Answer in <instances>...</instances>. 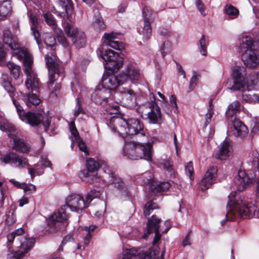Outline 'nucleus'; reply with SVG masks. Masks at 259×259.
I'll list each match as a JSON object with an SVG mask.
<instances>
[{"label": "nucleus", "instance_id": "nucleus-1", "mask_svg": "<svg viewBox=\"0 0 259 259\" xmlns=\"http://www.w3.org/2000/svg\"><path fill=\"white\" fill-rule=\"evenodd\" d=\"M3 39L13 51V55L19 60H23L25 72L27 79L25 84L27 89L32 92H38L39 90V81L36 75L32 70L33 59L31 55L27 49L21 48L16 39L13 36L11 31L6 28L3 30Z\"/></svg>", "mask_w": 259, "mask_h": 259}, {"label": "nucleus", "instance_id": "nucleus-2", "mask_svg": "<svg viewBox=\"0 0 259 259\" xmlns=\"http://www.w3.org/2000/svg\"><path fill=\"white\" fill-rule=\"evenodd\" d=\"M2 85L9 93L10 97L12 98L13 103L21 120L27 122L33 126H37L39 124L42 123L44 131L47 132L50 125L51 117L45 113L40 114L31 112H28L25 113L22 106L14 99L15 89L8 80V76L7 75H4L2 77Z\"/></svg>", "mask_w": 259, "mask_h": 259}, {"label": "nucleus", "instance_id": "nucleus-3", "mask_svg": "<svg viewBox=\"0 0 259 259\" xmlns=\"http://www.w3.org/2000/svg\"><path fill=\"white\" fill-rule=\"evenodd\" d=\"M236 195V193L233 192L228 196L227 212L226 220L221 222L222 225L225 224L226 221L234 220L237 215L244 219L252 217L259 218V207L256 206L252 202L243 204L242 201L238 199Z\"/></svg>", "mask_w": 259, "mask_h": 259}, {"label": "nucleus", "instance_id": "nucleus-4", "mask_svg": "<svg viewBox=\"0 0 259 259\" xmlns=\"http://www.w3.org/2000/svg\"><path fill=\"white\" fill-rule=\"evenodd\" d=\"M161 220L157 218L155 215H152L151 218H148L147 224V231L143 235V238L146 239L148 235L152 232L155 233L153 241L154 247L155 248L149 252L142 253L138 252L135 249H130L122 259H157L159 258V252L156 248V244L160 240L161 234L159 231V224Z\"/></svg>", "mask_w": 259, "mask_h": 259}, {"label": "nucleus", "instance_id": "nucleus-5", "mask_svg": "<svg viewBox=\"0 0 259 259\" xmlns=\"http://www.w3.org/2000/svg\"><path fill=\"white\" fill-rule=\"evenodd\" d=\"M111 128L113 132H117L123 138L128 135H139L145 137L146 129L143 123L138 118H130L127 119L112 117L110 119Z\"/></svg>", "mask_w": 259, "mask_h": 259}, {"label": "nucleus", "instance_id": "nucleus-6", "mask_svg": "<svg viewBox=\"0 0 259 259\" xmlns=\"http://www.w3.org/2000/svg\"><path fill=\"white\" fill-rule=\"evenodd\" d=\"M86 165L88 170H83L80 174V177L82 178L81 175H83V177H89L90 176L89 172H94L97 170L100 166H104L105 168H107L108 172H106V170H105V174L102 176L103 181L108 183V185H113L115 188L120 191L123 196H128V192L123 181L120 178L116 177L114 174L109 169L108 167L104 162L103 163H99L93 158H89L87 160Z\"/></svg>", "mask_w": 259, "mask_h": 259}, {"label": "nucleus", "instance_id": "nucleus-7", "mask_svg": "<svg viewBox=\"0 0 259 259\" xmlns=\"http://www.w3.org/2000/svg\"><path fill=\"white\" fill-rule=\"evenodd\" d=\"M255 44L249 36H243L240 39L241 59L249 68L255 67L259 64V51L255 49Z\"/></svg>", "mask_w": 259, "mask_h": 259}, {"label": "nucleus", "instance_id": "nucleus-8", "mask_svg": "<svg viewBox=\"0 0 259 259\" xmlns=\"http://www.w3.org/2000/svg\"><path fill=\"white\" fill-rule=\"evenodd\" d=\"M123 153L125 156L132 160L144 159L147 161H151L152 145L150 143L144 145L134 141L127 142L125 140Z\"/></svg>", "mask_w": 259, "mask_h": 259}, {"label": "nucleus", "instance_id": "nucleus-9", "mask_svg": "<svg viewBox=\"0 0 259 259\" xmlns=\"http://www.w3.org/2000/svg\"><path fill=\"white\" fill-rule=\"evenodd\" d=\"M0 130L9 133L8 136L12 138L14 143V145L12 147L13 149L22 153H26L29 151V146L17 135L15 126L1 116Z\"/></svg>", "mask_w": 259, "mask_h": 259}, {"label": "nucleus", "instance_id": "nucleus-10", "mask_svg": "<svg viewBox=\"0 0 259 259\" xmlns=\"http://www.w3.org/2000/svg\"><path fill=\"white\" fill-rule=\"evenodd\" d=\"M240 109V103L238 101H235L229 105L226 114L227 117H231V120L232 122L233 132L234 136L242 138L245 136L248 133L246 126L236 117L234 118L233 120L232 119L236 112L239 111Z\"/></svg>", "mask_w": 259, "mask_h": 259}, {"label": "nucleus", "instance_id": "nucleus-11", "mask_svg": "<svg viewBox=\"0 0 259 259\" xmlns=\"http://www.w3.org/2000/svg\"><path fill=\"white\" fill-rule=\"evenodd\" d=\"M101 56L106 62L105 68L111 73L117 72L122 66L123 58L112 50H106L102 52Z\"/></svg>", "mask_w": 259, "mask_h": 259}, {"label": "nucleus", "instance_id": "nucleus-12", "mask_svg": "<svg viewBox=\"0 0 259 259\" xmlns=\"http://www.w3.org/2000/svg\"><path fill=\"white\" fill-rule=\"evenodd\" d=\"M48 225L56 230L64 231L69 224L68 216L65 212V206L57 212L52 214L48 219Z\"/></svg>", "mask_w": 259, "mask_h": 259}, {"label": "nucleus", "instance_id": "nucleus-13", "mask_svg": "<svg viewBox=\"0 0 259 259\" xmlns=\"http://www.w3.org/2000/svg\"><path fill=\"white\" fill-rule=\"evenodd\" d=\"M64 31L73 44L76 48H82L85 45L84 33L77 28L73 27L68 23H64Z\"/></svg>", "mask_w": 259, "mask_h": 259}, {"label": "nucleus", "instance_id": "nucleus-14", "mask_svg": "<svg viewBox=\"0 0 259 259\" xmlns=\"http://www.w3.org/2000/svg\"><path fill=\"white\" fill-rule=\"evenodd\" d=\"M66 206L72 211L79 212L89 206L88 204L83 197L77 194H72L69 195L66 199Z\"/></svg>", "mask_w": 259, "mask_h": 259}, {"label": "nucleus", "instance_id": "nucleus-15", "mask_svg": "<svg viewBox=\"0 0 259 259\" xmlns=\"http://www.w3.org/2000/svg\"><path fill=\"white\" fill-rule=\"evenodd\" d=\"M46 65L48 68L49 75V84H53L59 76L58 64L56 56L53 52L48 53L45 56Z\"/></svg>", "mask_w": 259, "mask_h": 259}, {"label": "nucleus", "instance_id": "nucleus-16", "mask_svg": "<svg viewBox=\"0 0 259 259\" xmlns=\"http://www.w3.org/2000/svg\"><path fill=\"white\" fill-rule=\"evenodd\" d=\"M234 84L230 88L235 91L245 88V78L246 77V68L242 66H235L233 70Z\"/></svg>", "mask_w": 259, "mask_h": 259}, {"label": "nucleus", "instance_id": "nucleus-17", "mask_svg": "<svg viewBox=\"0 0 259 259\" xmlns=\"http://www.w3.org/2000/svg\"><path fill=\"white\" fill-rule=\"evenodd\" d=\"M139 69L134 64H129L124 70L119 73V79L123 83L128 80L135 82L141 78Z\"/></svg>", "mask_w": 259, "mask_h": 259}, {"label": "nucleus", "instance_id": "nucleus-18", "mask_svg": "<svg viewBox=\"0 0 259 259\" xmlns=\"http://www.w3.org/2000/svg\"><path fill=\"white\" fill-rule=\"evenodd\" d=\"M143 178H144L143 183L149 184V189L153 193L165 191L169 188L170 184L168 182L155 183L152 179V176L150 175V173L149 172H146L144 175Z\"/></svg>", "mask_w": 259, "mask_h": 259}, {"label": "nucleus", "instance_id": "nucleus-19", "mask_svg": "<svg viewBox=\"0 0 259 259\" xmlns=\"http://www.w3.org/2000/svg\"><path fill=\"white\" fill-rule=\"evenodd\" d=\"M253 174H247L243 170H239L236 178L235 183L239 191H243L250 186L254 180Z\"/></svg>", "mask_w": 259, "mask_h": 259}, {"label": "nucleus", "instance_id": "nucleus-20", "mask_svg": "<svg viewBox=\"0 0 259 259\" xmlns=\"http://www.w3.org/2000/svg\"><path fill=\"white\" fill-rule=\"evenodd\" d=\"M218 169L215 166L209 167L200 182L202 190L208 189L215 181Z\"/></svg>", "mask_w": 259, "mask_h": 259}, {"label": "nucleus", "instance_id": "nucleus-21", "mask_svg": "<svg viewBox=\"0 0 259 259\" xmlns=\"http://www.w3.org/2000/svg\"><path fill=\"white\" fill-rule=\"evenodd\" d=\"M120 93L121 96L120 102L125 106L128 108H133L136 106L137 104L136 96L134 91L127 88H120Z\"/></svg>", "mask_w": 259, "mask_h": 259}, {"label": "nucleus", "instance_id": "nucleus-22", "mask_svg": "<svg viewBox=\"0 0 259 259\" xmlns=\"http://www.w3.org/2000/svg\"><path fill=\"white\" fill-rule=\"evenodd\" d=\"M123 83V82L119 79V74L117 75L110 74L103 77L102 89H105L110 92L111 90H115L119 85Z\"/></svg>", "mask_w": 259, "mask_h": 259}, {"label": "nucleus", "instance_id": "nucleus-23", "mask_svg": "<svg viewBox=\"0 0 259 259\" xmlns=\"http://www.w3.org/2000/svg\"><path fill=\"white\" fill-rule=\"evenodd\" d=\"M110 95V92L105 89H100L99 87L92 95V99L95 104L105 105L107 103L108 97Z\"/></svg>", "mask_w": 259, "mask_h": 259}, {"label": "nucleus", "instance_id": "nucleus-24", "mask_svg": "<svg viewBox=\"0 0 259 259\" xmlns=\"http://www.w3.org/2000/svg\"><path fill=\"white\" fill-rule=\"evenodd\" d=\"M233 148L228 139L224 140L221 144L220 149L217 154V157L224 160L229 157L232 153Z\"/></svg>", "mask_w": 259, "mask_h": 259}, {"label": "nucleus", "instance_id": "nucleus-25", "mask_svg": "<svg viewBox=\"0 0 259 259\" xmlns=\"http://www.w3.org/2000/svg\"><path fill=\"white\" fill-rule=\"evenodd\" d=\"M145 118L148 119L150 123L160 124L162 123L161 113L160 108L156 104L153 107H152L150 113L149 114H147Z\"/></svg>", "mask_w": 259, "mask_h": 259}, {"label": "nucleus", "instance_id": "nucleus-26", "mask_svg": "<svg viewBox=\"0 0 259 259\" xmlns=\"http://www.w3.org/2000/svg\"><path fill=\"white\" fill-rule=\"evenodd\" d=\"M245 88L247 91L257 90L259 89V76L254 72L247 76L245 78Z\"/></svg>", "mask_w": 259, "mask_h": 259}, {"label": "nucleus", "instance_id": "nucleus-27", "mask_svg": "<svg viewBox=\"0 0 259 259\" xmlns=\"http://www.w3.org/2000/svg\"><path fill=\"white\" fill-rule=\"evenodd\" d=\"M150 97L151 99V103L146 102L145 104L139 105L137 109V112L141 114V117L143 118H145L147 114H149L152 107H153L156 104L155 98L153 94H150Z\"/></svg>", "mask_w": 259, "mask_h": 259}, {"label": "nucleus", "instance_id": "nucleus-28", "mask_svg": "<svg viewBox=\"0 0 259 259\" xmlns=\"http://www.w3.org/2000/svg\"><path fill=\"white\" fill-rule=\"evenodd\" d=\"M18 240L19 241L18 246L24 251V254L29 251L33 247L35 243V239L33 238L28 239L24 236H21L18 237Z\"/></svg>", "mask_w": 259, "mask_h": 259}, {"label": "nucleus", "instance_id": "nucleus-29", "mask_svg": "<svg viewBox=\"0 0 259 259\" xmlns=\"http://www.w3.org/2000/svg\"><path fill=\"white\" fill-rule=\"evenodd\" d=\"M103 37L105 39L104 41L105 45L115 50H120L121 47L120 44L118 41H115L113 40L116 37L115 35L113 32L105 33Z\"/></svg>", "mask_w": 259, "mask_h": 259}, {"label": "nucleus", "instance_id": "nucleus-30", "mask_svg": "<svg viewBox=\"0 0 259 259\" xmlns=\"http://www.w3.org/2000/svg\"><path fill=\"white\" fill-rule=\"evenodd\" d=\"M92 26L97 31H103L105 29L106 25L103 19L98 12L95 14L93 18Z\"/></svg>", "mask_w": 259, "mask_h": 259}, {"label": "nucleus", "instance_id": "nucleus-31", "mask_svg": "<svg viewBox=\"0 0 259 259\" xmlns=\"http://www.w3.org/2000/svg\"><path fill=\"white\" fill-rule=\"evenodd\" d=\"M12 7L9 1L0 3V20H4L10 14Z\"/></svg>", "mask_w": 259, "mask_h": 259}, {"label": "nucleus", "instance_id": "nucleus-32", "mask_svg": "<svg viewBox=\"0 0 259 259\" xmlns=\"http://www.w3.org/2000/svg\"><path fill=\"white\" fill-rule=\"evenodd\" d=\"M224 12L230 19L236 18L239 14V10L232 5H227L224 7Z\"/></svg>", "mask_w": 259, "mask_h": 259}, {"label": "nucleus", "instance_id": "nucleus-33", "mask_svg": "<svg viewBox=\"0 0 259 259\" xmlns=\"http://www.w3.org/2000/svg\"><path fill=\"white\" fill-rule=\"evenodd\" d=\"M22 94L26 100L27 105L29 107L31 106V105H37L40 102V99L37 97L35 93Z\"/></svg>", "mask_w": 259, "mask_h": 259}, {"label": "nucleus", "instance_id": "nucleus-34", "mask_svg": "<svg viewBox=\"0 0 259 259\" xmlns=\"http://www.w3.org/2000/svg\"><path fill=\"white\" fill-rule=\"evenodd\" d=\"M30 22L31 23V29L35 39L37 41L39 37L38 30V20L35 16L30 15Z\"/></svg>", "mask_w": 259, "mask_h": 259}, {"label": "nucleus", "instance_id": "nucleus-35", "mask_svg": "<svg viewBox=\"0 0 259 259\" xmlns=\"http://www.w3.org/2000/svg\"><path fill=\"white\" fill-rule=\"evenodd\" d=\"M243 89L244 91H243L241 95L243 101L250 104L257 103L259 94H253L251 95L246 92L245 88Z\"/></svg>", "mask_w": 259, "mask_h": 259}, {"label": "nucleus", "instance_id": "nucleus-36", "mask_svg": "<svg viewBox=\"0 0 259 259\" xmlns=\"http://www.w3.org/2000/svg\"><path fill=\"white\" fill-rule=\"evenodd\" d=\"M158 208V206L156 203L154 202L153 201H148L145 205L144 208V214L145 217H147L152 212L153 210Z\"/></svg>", "mask_w": 259, "mask_h": 259}, {"label": "nucleus", "instance_id": "nucleus-37", "mask_svg": "<svg viewBox=\"0 0 259 259\" xmlns=\"http://www.w3.org/2000/svg\"><path fill=\"white\" fill-rule=\"evenodd\" d=\"M7 67L10 70L14 78L16 79L19 78L20 75V67L19 66L15 64L13 62H9L7 64Z\"/></svg>", "mask_w": 259, "mask_h": 259}, {"label": "nucleus", "instance_id": "nucleus-38", "mask_svg": "<svg viewBox=\"0 0 259 259\" xmlns=\"http://www.w3.org/2000/svg\"><path fill=\"white\" fill-rule=\"evenodd\" d=\"M151 22H144V26L142 31L143 38L144 40H147L150 37L152 33L151 26Z\"/></svg>", "mask_w": 259, "mask_h": 259}, {"label": "nucleus", "instance_id": "nucleus-39", "mask_svg": "<svg viewBox=\"0 0 259 259\" xmlns=\"http://www.w3.org/2000/svg\"><path fill=\"white\" fill-rule=\"evenodd\" d=\"M15 211L13 208L8 210L6 213V223L8 226H11L14 224L16 221Z\"/></svg>", "mask_w": 259, "mask_h": 259}, {"label": "nucleus", "instance_id": "nucleus-40", "mask_svg": "<svg viewBox=\"0 0 259 259\" xmlns=\"http://www.w3.org/2000/svg\"><path fill=\"white\" fill-rule=\"evenodd\" d=\"M44 18L46 23L50 26L52 27L54 30L55 32H57L59 28H57L56 20L53 15L50 13H46L44 15Z\"/></svg>", "mask_w": 259, "mask_h": 259}, {"label": "nucleus", "instance_id": "nucleus-41", "mask_svg": "<svg viewBox=\"0 0 259 259\" xmlns=\"http://www.w3.org/2000/svg\"><path fill=\"white\" fill-rule=\"evenodd\" d=\"M199 51L201 54L203 56L207 55V47L208 45V42L207 39L204 35L201 36V38L199 40Z\"/></svg>", "mask_w": 259, "mask_h": 259}, {"label": "nucleus", "instance_id": "nucleus-42", "mask_svg": "<svg viewBox=\"0 0 259 259\" xmlns=\"http://www.w3.org/2000/svg\"><path fill=\"white\" fill-rule=\"evenodd\" d=\"M162 165L165 169L170 178L175 177V170L173 168V164L169 160H164L162 162Z\"/></svg>", "mask_w": 259, "mask_h": 259}, {"label": "nucleus", "instance_id": "nucleus-43", "mask_svg": "<svg viewBox=\"0 0 259 259\" xmlns=\"http://www.w3.org/2000/svg\"><path fill=\"white\" fill-rule=\"evenodd\" d=\"M144 22H151L153 21L151 9L148 7H145L142 10Z\"/></svg>", "mask_w": 259, "mask_h": 259}, {"label": "nucleus", "instance_id": "nucleus-44", "mask_svg": "<svg viewBox=\"0 0 259 259\" xmlns=\"http://www.w3.org/2000/svg\"><path fill=\"white\" fill-rule=\"evenodd\" d=\"M212 101L211 100L209 102V108L208 110L207 113L205 115V121L204 122V125L203 130H206L207 125L209 123L211 120V118L213 115V111L212 107Z\"/></svg>", "mask_w": 259, "mask_h": 259}, {"label": "nucleus", "instance_id": "nucleus-45", "mask_svg": "<svg viewBox=\"0 0 259 259\" xmlns=\"http://www.w3.org/2000/svg\"><path fill=\"white\" fill-rule=\"evenodd\" d=\"M16 153L11 152L6 154L3 157L0 158V161L5 164L13 163H14L15 159H16Z\"/></svg>", "mask_w": 259, "mask_h": 259}, {"label": "nucleus", "instance_id": "nucleus-46", "mask_svg": "<svg viewBox=\"0 0 259 259\" xmlns=\"http://www.w3.org/2000/svg\"><path fill=\"white\" fill-rule=\"evenodd\" d=\"M161 55L164 57L171 51V44L169 41H165L160 47Z\"/></svg>", "mask_w": 259, "mask_h": 259}, {"label": "nucleus", "instance_id": "nucleus-47", "mask_svg": "<svg viewBox=\"0 0 259 259\" xmlns=\"http://www.w3.org/2000/svg\"><path fill=\"white\" fill-rule=\"evenodd\" d=\"M101 194V192L99 191L96 190H92L88 193L85 199L88 205H89L93 199L100 197Z\"/></svg>", "mask_w": 259, "mask_h": 259}, {"label": "nucleus", "instance_id": "nucleus-48", "mask_svg": "<svg viewBox=\"0 0 259 259\" xmlns=\"http://www.w3.org/2000/svg\"><path fill=\"white\" fill-rule=\"evenodd\" d=\"M14 164H16L17 167H24L26 165H28L27 159L23 156H19L16 154Z\"/></svg>", "mask_w": 259, "mask_h": 259}, {"label": "nucleus", "instance_id": "nucleus-49", "mask_svg": "<svg viewBox=\"0 0 259 259\" xmlns=\"http://www.w3.org/2000/svg\"><path fill=\"white\" fill-rule=\"evenodd\" d=\"M56 33L57 34V39L58 41L64 47H67L69 46V43L65 37L63 35L62 31L59 28L58 30Z\"/></svg>", "mask_w": 259, "mask_h": 259}, {"label": "nucleus", "instance_id": "nucleus-50", "mask_svg": "<svg viewBox=\"0 0 259 259\" xmlns=\"http://www.w3.org/2000/svg\"><path fill=\"white\" fill-rule=\"evenodd\" d=\"M198 79V75L197 74V73L196 72L194 71L193 76H192V77L190 79L189 87V90L188 91V92H191L194 90V88L195 87V86L197 84Z\"/></svg>", "mask_w": 259, "mask_h": 259}, {"label": "nucleus", "instance_id": "nucleus-51", "mask_svg": "<svg viewBox=\"0 0 259 259\" xmlns=\"http://www.w3.org/2000/svg\"><path fill=\"white\" fill-rule=\"evenodd\" d=\"M21 189H23L24 191L27 194H30L35 191V186L31 184L23 183Z\"/></svg>", "mask_w": 259, "mask_h": 259}, {"label": "nucleus", "instance_id": "nucleus-52", "mask_svg": "<svg viewBox=\"0 0 259 259\" xmlns=\"http://www.w3.org/2000/svg\"><path fill=\"white\" fill-rule=\"evenodd\" d=\"M24 254L23 252L10 251L7 255V259H21Z\"/></svg>", "mask_w": 259, "mask_h": 259}, {"label": "nucleus", "instance_id": "nucleus-53", "mask_svg": "<svg viewBox=\"0 0 259 259\" xmlns=\"http://www.w3.org/2000/svg\"><path fill=\"white\" fill-rule=\"evenodd\" d=\"M185 171L187 174H189V176L191 181H193L194 180V170L192 163L191 162H189L186 166Z\"/></svg>", "mask_w": 259, "mask_h": 259}, {"label": "nucleus", "instance_id": "nucleus-54", "mask_svg": "<svg viewBox=\"0 0 259 259\" xmlns=\"http://www.w3.org/2000/svg\"><path fill=\"white\" fill-rule=\"evenodd\" d=\"M69 128L72 135L74 136L75 140L79 139V138H80L79 134L73 121L70 123Z\"/></svg>", "mask_w": 259, "mask_h": 259}, {"label": "nucleus", "instance_id": "nucleus-55", "mask_svg": "<svg viewBox=\"0 0 259 259\" xmlns=\"http://www.w3.org/2000/svg\"><path fill=\"white\" fill-rule=\"evenodd\" d=\"M40 162L42 166L45 167H50L51 169H52V163L46 156H41Z\"/></svg>", "mask_w": 259, "mask_h": 259}, {"label": "nucleus", "instance_id": "nucleus-56", "mask_svg": "<svg viewBox=\"0 0 259 259\" xmlns=\"http://www.w3.org/2000/svg\"><path fill=\"white\" fill-rule=\"evenodd\" d=\"M44 41L47 45L52 46L55 43V38L54 36L49 34L46 36Z\"/></svg>", "mask_w": 259, "mask_h": 259}, {"label": "nucleus", "instance_id": "nucleus-57", "mask_svg": "<svg viewBox=\"0 0 259 259\" xmlns=\"http://www.w3.org/2000/svg\"><path fill=\"white\" fill-rule=\"evenodd\" d=\"M76 107L74 110V115L76 116L78 115L80 113H82L83 112V110L81 107L79 98H77L76 99Z\"/></svg>", "mask_w": 259, "mask_h": 259}, {"label": "nucleus", "instance_id": "nucleus-58", "mask_svg": "<svg viewBox=\"0 0 259 259\" xmlns=\"http://www.w3.org/2000/svg\"><path fill=\"white\" fill-rule=\"evenodd\" d=\"M196 6L199 10V11L201 13V14L205 16V14L204 13L205 8L204 7L203 4L200 2V0H196L195 1Z\"/></svg>", "mask_w": 259, "mask_h": 259}, {"label": "nucleus", "instance_id": "nucleus-59", "mask_svg": "<svg viewBox=\"0 0 259 259\" xmlns=\"http://www.w3.org/2000/svg\"><path fill=\"white\" fill-rule=\"evenodd\" d=\"M75 140L78 143V145L80 150H81L82 152H84L85 153H87L88 151L84 143L82 140H80V138H79V139H77Z\"/></svg>", "mask_w": 259, "mask_h": 259}, {"label": "nucleus", "instance_id": "nucleus-60", "mask_svg": "<svg viewBox=\"0 0 259 259\" xmlns=\"http://www.w3.org/2000/svg\"><path fill=\"white\" fill-rule=\"evenodd\" d=\"M159 33L161 36H163L166 38L169 37L170 35V32L168 31V30L163 27L159 28Z\"/></svg>", "mask_w": 259, "mask_h": 259}, {"label": "nucleus", "instance_id": "nucleus-61", "mask_svg": "<svg viewBox=\"0 0 259 259\" xmlns=\"http://www.w3.org/2000/svg\"><path fill=\"white\" fill-rule=\"evenodd\" d=\"M90 63V61L88 59L83 60L80 64L78 65L77 66L78 70H79L80 67H81L82 71H85V66L89 65Z\"/></svg>", "mask_w": 259, "mask_h": 259}, {"label": "nucleus", "instance_id": "nucleus-62", "mask_svg": "<svg viewBox=\"0 0 259 259\" xmlns=\"http://www.w3.org/2000/svg\"><path fill=\"white\" fill-rule=\"evenodd\" d=\"M28 202L29 201L28 198L24 196L19 201V206L22 207L25 204H27Z\"/></svg>", "mask_w": 259, "mask_h": 259}, {"label": "nucleus", "instance_id": "nucleus-63", "mask_svg": "<svg viewBox=\"0 0 259 259\" xmlns=\"http://www.w3.org/2000/svg\"><path fill=\"white\" fill-rule=\"evenodd\" d=\"M28 173L30 175L32 179H33L35 177L36 174L40 175L39 174H38V172H37V169L34 168H28Z\"/></svg>", "mask_w": 259, "mask_h": 259}, {"label": "nucleus", "instance_id": "nucleus-64", "mask_svg": "<svg viewBox=\"0 0 259 259\" xmlns=\"http://www.w3.org/2000/svg\"><path fill=\"white\" fill-rule=\"evenodd\" d=\"M190 233H188L186 238L183 241L182 244H183V246H186L187 245H190Z\"/></svg>", "mask_w": 259, "mask_h": 259}]
</instances>
